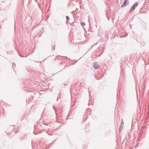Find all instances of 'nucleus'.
<instances>
[{"label": "nucleus", "instance_id": "3", "mask_svg": "<svg viewBox=\"0 0 149 149\" xmlns=\"http://www.w3.org/2000/svg\"><path fill=\"white\" fill-rule=\"evenodd\" d=\"M129 3V2L128 0H125L123 3L122 5L121 8L127 6Z\"/></svg>", "mask_w": 149, "mask_h": 149}, {"label": "nucleus", "instance_id": "6", "mask_svg": "<svg viewBox=\"0 0 149 149\" xmlns=\"http://www.w3.org/2000/svg\"><path fill=\"white\" fill-rule=\"evenodd\" d=\"M49 129L50 128L47 127H44L42 129V130L44 131H46L47 130H49Z\"/></svg>", "mask_w": 149, "mask_h": 149}, {"label": "nucleus", "instance_id": "2", "mask_svg": "<svg viewBox=\"0 0 149 149\" xmlns=\"http://www.w3.org/2000/svg\"><path fill=\"white\" fill-rule=\"evenodd\" d=\"M51 121H49V122L46 123V121L45 120V121H43V125L41 124L40 125V127H43L44 126V125H45L49 126V127H50L51 126H49V125L51 124Z\"/></svg>", "mask_w": 149, "mask_h": 149}, {"label": "nucleus", "instance_id": "4", "mask_svg": "<svg viewBox=\"0 0 149 149\" xmlns=\"http://www.w3.org/2000/svg\"><path fill=\"white\" fill-rule=\"evenodd\" d=\"M93 68L95 69H97L99 67L97 63L95 62L94 64Z\"/></svg>", "mask_w": 149, "mask_h": 149}, {"label": "nucleus", "instance_id": "7", "mask_svg": "<svg viewBox=\"0 0 149 149\" xmlns=\"http://www.w3.org/2000/svg\"><path fill=\"white\" fill-rule=\"evenodd\" d=\"M81 24L82 26H85V22H81Z\"/></svg>", "mask_w": 149, "mask_h": 149}, {"label": "nucleus", "instance_id": "11", "mask_svg": "<svg viewBox=\"0 0 149 149\" xmlns=\"http://www.w3.org/2000/svg\"><path fill=\"white\" fill-rule=\"evenodd\" d=\"M35 1L36 2H37V0H35Z\"/></svg>", "mask_w": 149, "mask_h": 149}, {"label": "nucleus", "instance_id": "1", "mask_svg": "<svg viewBox=\"0 0 149 149\" xmlns=\"http://www.w3.org/2000/svg\"><path fill=\"white\" fill-rule=\"evenodd\" d=\"M138 3L137 2H135L134 4L131 7L130 10V13L133 10H134L136 7L138 5Z\"/></svg>", "mask_w": 149, "mask_h": 149}, {"label": "nucleus", "instance_id": "10", "mask_svg": "<svg viewBox=\"0 0 149 149\" xmlns=\"http://www.w3.org/2000/svg\"><path fill=\"white\" fill-rule=\"evenodd\" d=\"M55 45L53 47V49H54V51L55 50Z\"/></svg>", "mask_w": 149, "mask_h": 149}, {"label": "nucleus", "instance_id": "8", "mask_svg": "<svg viewBox=\"0 0 149 149\" xmlns=\"http://www.w3.org/2000/svg\"><path fill=\"white\" fill-rule=\"evenodd\" d=\"M15 64L14 63L12 64V67L13 69L14 70V67H15Z\"/></svg>", "mask_w": 149, "mask_h": 149}, {"label": "nucleus", "instance_id": "9", "mask_svg": "<svg viewBox=\"0 0 149 149\" xmlns=\"http://www.w3.org/2000/svg\"><path fill=\"white\" fill-rule=\"evenodd\" d=\"M66 17L67 19L68 20L70 19V18H69V17L67 16H66Z\"/></svg>", "mask_w": 149, "mask_h": 149}, {"label": "nucleus", "instance_id": "5", "mask_svg": "<svg viewBox=\"0 0 149 149\" xmlns=\"http://www.w3.org/2000/svg\"><path fill=\"white\" fill-rule=\"evenodd\" d=\"M123 123H124L123 121V119H122V120H121V123L120 126L119 130L122 129L123 128Z\"/></svg>", "mask_w": 149, "mask_h": 149}, {"label": "nucleus", "instance_id": "12", "mask_svg": "<svg viewBox=\"0 0 149 149\" xmlns=\"http://www.w3.org/2000/svg\"><path fill=\"white\" fill-rule=\"evenodd\" d=\"M33 133H34V134H35V133H34V132H33Z\"/></svg>", "mask_w": 149, "mask_h": 149}]
</instances>
